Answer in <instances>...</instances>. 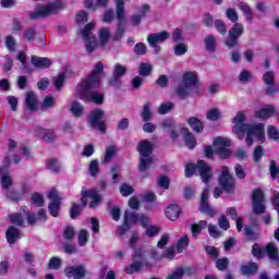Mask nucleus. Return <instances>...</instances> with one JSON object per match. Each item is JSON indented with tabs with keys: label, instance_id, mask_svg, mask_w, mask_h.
<instances>
[{
	"label": "nucleus",
	"instance_id": "obj_1",
	"mask_svg": "<svg viewBox=\"0 0 279 279\" xmlns=\"http://www.w3.org/2000/svg\"><path fill=\"white\" fill-rule=\"evenodd\" d=\"M245 112L238 111L233 118V134L240 141L245 138L246 145L251 147L254 143H265V124H244ZM246 134V136H245Z\"/></svg>",
	"mask_w": 279,
	"mask_h": 279
},
{
	"label": "nucleus",
	"instance_id": "obj_2",
	"mask_svg": "<svg viewBox=\"0 0 279 279\" xmlns=\"http://www.w3.org/2000/svg\"><path fill=\"white\" fill-rule=\"evenodd\" d=\"M104 75V63H96L93 73L84 80L80 85H77L75 90V97L83 99V101H93V104H104V94L98 92H93L97 86H99V81Z\"/></svg>",
	"mask_w": 279,
	"mask_h": 279
},
{
	"label": "nucleus",
	"instance_id": "obj_3",
	"mask_svg": "<svg viewBox=\"0 0 279 279\" xmlns=\"http://www.w3.org/2000/svg\"><path fill=\"white\" fill-rule=\"evenodd\" d=\"M82 198H81V204L82 206L77 204H73L71 209H70V217L71 219H75L80 213H82V208H84L87 204V199H92L89 203V208H97L99 204H101V195H99V192L97 190H89L87 191L86 189H82L81 191Z\"/></svg>",
	"mask_w": 279,
	"mask_h": 279
},
{
	"label": "nucleus",
	"instance_id": "obj_4",
	"mask_svg": "<svg viewBox=\"0 0 279 279\" xmlns=\"http://www.w3.org/2000/svg\"><path fill=\"white\" fill-rule=\"evenodd\" d=\"M64 9V2L62 0H54L46 4H37L35 10L31 12L29 16L33 20L47 19L59 14Z\"/></svg>",
	"mask_w": 279,
	"mask_h": 279
},
{
	"label": "nucleus",
	"instance_id": "obj_5",
	"mask_svg": "<svg viewBox=\"0 0 279 279\" xmlns=\"http://www.w3.org/2000/svg\"><path fill=\"white\" fill-rule=\"evenodd\" d=\"M8 167H10V157L7 156L3 160V167L0 168L2 191L4 195L9 197V199H13V202H19V194L12 190L14 181H12L10 172H8Z\"/></svg>",
	"mask_w": 279,
	"mask_h": 279
},
{
	"label": "nucleus",
	"instance_id": "obj_6",
	"mask_svg": "<svg viewBox=\"0 0 279 279\" xmlns=\"http://www.w3.org/2000/svg\"><path fill=\"white\" fill-rule=\"evenodd\" d=\"M140 153V171H145L154 165V158L151 157V151L154 150V144L151 142L144 140L140 142L137 146Z\"/></svg>",
	"mask_w": 279,
	"mask_h": 279
},
{
	"label": "nucleus",
	"instance_id": "obj_7",
	"mask_svg": "<svg viewBox=\"0 0 279 279\" xmlns=\"http://www.w3.org/2000/svg\"><path fill=\"white\" fill-rule=\"evenodd\" d=\"M195 169H197L203 182L206 184L213 178V169L204 161H197V165L186 163L185 166V177L191 178L193 173H195Z\"/></svg>",
	"mask_w": 279,
	"mask_h": 279
},
{
	"label": "nucleus",
	"instance_id": "obj_8",
	"mask_svg": "<svg viewBox=\"0 0 279 279\" xmlns=\"http://www.w3.org/2000/svg\"><path fill=\"white\" fill-rule=\"evenodd\" d=\"M93 29H95V23H88L84 29L80 31V34L82 38L85 40V47L87 51L93 52L96 47H99V41H97V38H95V35H93Z\"/></svg>",
	"mask_w": 279,
	"mask_h": 279
},
{
	"label": "nucleus",
	"instance_id": "obj_9",
	"mask_svg": "<svg viewBox=\"0 0 279 279\" xmlns=\"http://www.w3.org/2000/svg\"><path fill=\"white\" fill-rule=\"evenodd\" d=\"M243 32H245L243 24H233L232 27L229 29V37L225 41V45H227L229 49H232V47H236V45H239V38L243 36Z\"/></svg>",
	"mask_w": 279,
	"mask_h": 279
},
{
	"label": "nucleus",
	"instance_id": "obj_10",
	"mask_svg": "<svg viewBox=\"0 0 279 279\" xmlns=\"http://www.w3.org/2000/svg\"><path fill=\"white\" fill-rule=\"evenodd\" d=\"M32 217L33 216L27 211V207H23L21 213H15L10 216V221L14 226H25V219H27L29 226H34L36 219H33Z\"/></svg>",
	"mask_w": 279,
	"mask_h": 279
},
{
	"label": "nucleus",
	"instance_id": "obj_11",
	"mask_svg": "<svg viewBox=\"0 0 279 279\" xmlns=\"http://www.w3.org/2000/svg\"><path fill=\"white\" fill-rule=\"evenodd\" d=\"M169 38H171V33L167 31H162L161 33H155V34L148 35L147 41H148V45H150V47L155 49V52L159 53L160 48L158 47V45H161V43L169 40Z\"/></svg>",
	"mask_w": 279,
	"mask_h": 279
},
{
	"label": "nucleus",
	"instance_id": "obj_12",
	"mask_svg": "<svg viewBox=\"0 0 279 279\" xmlns=\"http://www.w3.org/2000/svg\"><path fill=\"white\" fill-rule=\"evenodd\" d=\"M48 198L50 199V204L48 206L49 214L52 217H58V215H60V204H62L60 194H58V191L52 190L49 192Z\"/></svg>",
	"mask_w": 279,
	"mask_h": 279
},
{
	"label": "nucleus",
	"instance_id": "obj_13",
	"mask_svg": "<svg viewBox=\"0 0 279 279\" xmlns=\"http://www.w3.org/2000/svg\"><path fill=\"white\" fill-rule=\"evenodd\" d=\"M220 186L226 191V193H232L234 191V178L230 175L228 167L223 166L221 170V175L219 178Z\"/></svg>",
	"mask_w": 279,
	"mask_h": 279
},
{
	"label": "nucleus",
	"instance_id": "obj_14",
	"mask_svg": "<svg viewBox=\"0 0 279 279\" xmlns=\"http://www.w3.org/2000/svg\"><path fill=\"white\" fill-rule=\"evenodd\" d=\"M143 263H145V251L137 250L134 255V263L125 268V272L132 275L141 271Z\"/></svg>",
	"mask_w": 279,
	"mask_h": 279
},
{
	"label": "nucleus",
	"instance_id": "obj_15",
	"mask_svg": "<svg viewBox=\"0 0 279 279\" xmlns=\"http://www.w3.org/2000/svg\"><path fill=\"white\" fill-rule=\"evenodd\" d=\"M214 147L218 155L221 158H229L230 157V141L223 137H216L214 140Z\"/></svg>",
	"mask_w": 279,
	"mask_h": 279
},
{
	"label": "nucleus",
	"instance_id": "obj_16",
	"mask_svg": "<svg viewBox=\"0 0 279 279\" xmlns=\"http://www.w3.org/2000/svg\"><path fill=\"white\" fill-rule=\"evenodd\" d=\"M253 210L255 215H263L265 213V195L260 190L253 191Z\"/></svg>",
	"mask_w": 279,
	"mask_h": 279
},
{
	"label": "nucleus",
	"instance_id": "obj_17",
	"mask_svg": "<svg viewBox=\"0 0 279 279\" xmlns=\"http://www.w3.org/2000/svg\"><path fill=\"white\" fill-rule=\"evenodd\" d=\"M128 73V68L121 63H117L113 68V75L109 80V86H121V77Z\"/></svg>",
	"mask_w": 279,
	"mask_h": 279
},
{
	"label": "nucleus",
	"instance_id": "obj_18",
	"mask_svg": "<svg viewBox=\"0 0 279 279\" xmlns=\"http://www.w3.org/2000/svg\"><path fill=\"white\" fill-rule=\"evenodd\" d=\"M89 121L93 128H96V130H99V132H106V122H104V110H94L90 114Z\"/></svg>",
	"mask_w": 279,
	"mask_h": 279
},
{
	"label": "nucleus",
	"instance_id": "obj_19",
	"mask_svg": "<svg viewBox=\"0 0 279 279\" xmlns=\"http://www.w3.org/2000/svg\"><path fill=\"white\" fill-rule=\"evenodd\" d=\"M138 221V214L134 211H125L124 213V225L119 228L120 234H123L125 230H130L134 223Z\"/></svg>",
	"mask_w": 279,
	"mask_h": 279
},
{
	"label": "nucleus",
	"instance_id": "obj_20",
	"mask_svg": "<svg viewBox=\"0 0 279 279\" xmlns=\"http://www.w3.org/2000/svg\"><path fill=\"white\" fill-rule=\"evenodd\" d=\"M66 278L82 279L86 276V268L84 266H68L64 269Z\"/></svg>",
	"mask_w": 279,
	"mask_h": 279
},
{
	"label": "nucleus",
	"instance_id": "obj_21",
	"mask_svg": "<svg viewBox=\"0 0 279 279\" xmlns=\"http://www.w3.org/2000/svg\"><path fill=\"white\" fill-rule=\"evenodd\" d=\"M210 189L206 187L203 191L202 197H201V211L205 213V215H209V217H215L217 214L215 209L210 208V205H208V193Z\"/></svg>",
	"mask_w": 279,
	"mask_h": 279
},
{
	"label": "nucleus",
	"instance_id": "obj_22",
	"mask_svg": "<svg viewBox=\"0 0 279 279\" xmlns=\"http://www.w3.org/2000/svg\"><path fill=\"white\" fill-rule=\"evenodd\" d=\"M277 110L276 107H274L272 105H268L265 106L264 108L257 110L255 112V117L257 119H271V117H274V114H276Z\"/></svg>",
	"mask_w": 279,
	"mask_h": 279
},
{
	"label": "nucleus",
	"instance_id": "obj_23",
	"mask_svg": "<svg viewBox=\"0 0 279 279\" xmlns=\"http://www.w3.org/2000/svg\"><path fill=\"white\" fill-rule=\"evenodd\" d=\"M31 62L35 65L36 69H49V66L53 64L51 59L36 56L32 57Z\"/></svg>",
	"mask_w": 279,
	"mask_h": 279
},
{
	"label": "nucleus",
	"instance_id": "obj_24",
	"mask_svg": "<svg viewBox=\"0 0 279 279\" xmlns=\"http://www.w3.org/2000/svg\"><path fill=\"white\" fill-rule=\"evenodd\" d=\"M263 80L267 86V89H266L267 95H274V93L278 90L276 88V85H274V80H275L274 72H266L263 76Z\"/></svg>",
	"mask_w": 279,
	"mask_h": 279
},
{
	"label": "nucleus",
	"instance_id": "obj_25",
	"mask_svg": "<svg viewBox=\"0 0 279 279\" xmlns=\"http://www.w3.org/2000/svg\"><path fill=\"white\" fill-rule=\"evenodd\" d=\"M36 134L39 138L46 141V143H53V141H56V133L51 130L37 129Z\"/></svg>",
	"mask_w": 279,
	"mask_h": 279
},
{
	"label": "nucleus",
	"instance_id": "obj_26",
	"mask_svg": "<svg viewBox=\"0 0 279 279\" xmlns=\"http://www.w3.org/2000/svg\"><path fill=\"white\" fill-rule=\"evenodd\" d=\"M7 241L11 245L14 244L15 241H19L21 239V231L16 229V227H9L5 232Z\"/></svg>",
	"mask_w": 279,
	"mask_h": 279
},
{
	"label": "nucleus",
	"instance_id": "obj_27",
	"mask_svg": "<svg viewBox=\"0 0 279 279\" xmlns=\"http://www.w3.org/2000/svg\"><path fill=\"white\" fill-rule=\"evenodd\" d=\"M166 217L170 221H175L180 218V206L178 205H170L166 208Z\"/></svg>",
	"mask_w": 279,
	"mask_h": 279
},
{
	"label": "nucleus",
	"instance_id": "obj_28",
	"mask_svg": "<svg viewBox=\"0 0 279 279\" xmlns=\"http://www.w3.org/2000/svg\"><path fill=\"white\" fill-rule=\"evenodd\" d=\"M197 73L196 72H186L183 75V84L185 86H189L191 88V86H197Z\"/></svg>",
	"mask_w": 279,
	"mask_h": 279
},
{
	"label": "nucleus",
	"instance_id": "obj_29",
	"mask_svg": "<svg viewBox=\"0 0 279 279\" xmlns=\"http://www.w3.org/2000/svg\"><path fill=\"white\" fill-rule=\"evenodd\" d=\"M182 134L184 136L186 147H189V149H195L197 142L195 141L193 134L189 132V129H182Z\"/></svg>",
	"mask_w": 279,
	"mask_h": 279
},
{
	"label": "nucleus",
	"instance_id": "obj_30",
	"mask_svg": "<svg viewBox=\"0 0 279 279\" xmlns=\"http://www.w3.org/2000/svg\"><path fill=\"white\" fill-rule=\"evenodd\" d=\"M116 12L118 21L125 20V0H116Z\"/></svg>",
	"mask_w": 279,
	"mask_h": 279
},
{
	"label": "nucleus",
	"instance_id": "obj_31",
	"mask_svg": "<svg viewBox=\"0 0 279 279\" xmlns=\"http://www.w3.org/2000/svg\"><path fill=\"white\" fill-rule=\"evenodd\" d=\"M266 253H267V256L270 258V260H274L275 263H279L278 247H276L274 243H269L266 246Z\"/></svg>",
	"mask_w": 279,
	"mask_h": 279
},
{
	"label": "nucleus",
	"instance_id": "obj_32",
	"mask_svg": "<svg viewBox=\"0 0 279 279\" xmlns=\"http://www.w3.org/2000/svg\"><path fill=\"white\" fill-rule=\"evenodd\" d=\"M241 271L243 276H254L258 271V265H256V263H251L250 265L242 266Z\"/></svg>",
	"mask_w": 279,
	"mask_h": 279
},
{
	"label": "nucleus",
	"instance_id": "obj_33",
	"mask_svg": "<svg viewBox=\"0 0 279 279\" xmlns=\"http://www.w3.org/2000/svg\"><path fill=\"white\" fill-rule=\"evenodd\" d=\"M98 45H108V40H110V29L109 28H100L98 32Z\"/></svg>",
	"mask_w": 279,
	"mask_h": 279
},
{
	"label": "nucleus",
	"instance_id": "obj_34",
	"mask_svg": "<svg viewBox=\"0 0 279 279\" xmlns=\"http://www.w3.org/2000/svg\"><path fill=\"white\" fill-rule=\"evenodd\" d=\"M26 106L31 110H36V107L38 106V100H36V94L33 92H28L26 94Z\"/></svg>",
	"mask_w": 279,
	"mask_h": 279
},
{
	"label": "nucleus",
	"instance_id": "obj_35",
	"mask_svg": "<svg viewBox=\"0 0 279 279\" xmlns=\"http://www.w3.org/2000/svg\"><path fill=\"white\" fill-rule=\"evenodd\" d=\"M175 95L180 98V99H186V97H189V95H191V87L189 85H181L177 88L175 90Z\"/></svg>",
	"mask_w": 279,
	"mask_h": 279
},
{
	"label": "nucleus",
	"instance_id": "obj_36",
	"mask_svg": "<svg viewBox=\"0 0 279 279\" xmlns=\"http://www.w3.org/2000/svg\"><path fill=\"white\" fill-rule=\"evenodd\" d=\"M205 47L207 51H215L217 49V38L213 35H207L205 37Z\"/></svg>",
	"mask_w": 279,
	"mask_h": 279
},
{
	"label": "nucleus",
	"instance_id": "obj_37",
	"mask_svg": "<svg viewBox=\"0 0 279 279\" xmlns=\"http://www.w3.org/2000/svg\"><path fill=\"white\" fill-rule=\"evenodd\" d=\"M187 123L190 125V128H192L194 130V132H202V130H204V123H202L199 121V119L197 118H190L187 120Z\"/></svg>",
	"mask_w": 279,
	"mask_h": 279
},
{
	"label": "nucleus",
	"instance_id": "obj_38",
	"mask_svg": "<svg viewBox=\"0 0 279 279\" xmlns=\"http://www.w3.org/2000/svg\"><path fill=\"white\" fill-rule=\"evenodd\" d=\"M226 16L231 23H239V12L235 9L229 8L226 11Z\"/></svg>",
	"mask_w": 279,
	"mask_h": 279
},
{
	"label": "nucleus",
	"instance_id": "obj_39",
	"mask_svg": "<svg viewBox=\"0 0 279 279\" xmlns=\"http://www.w3.org/2000/svg\"><path fill=\"white\" fill-rule=\"evenodd\" d=\"M142 119L143 121H151V104L147 102L144 105L143 111H142Z\"/></svg>",
	"mask_w": 279,
	"mask_h": 279
},
{
	"label": "nucleus",
	"instance_id": "obj_40",
	"mask_svg": "<svg viewBox=\"0 0 279 279\" xmlns=\"http://www.w3.org/2000/svg\"><path fill=\"white\" fill-rule=\"evenodd\" d=\"M113 156H117V147H114V146L107 147L102 162H105V163L110 162L112 160Z\"/></svg>",
	"mask_w": 279,
	"mask_h": 279
},
{
	"label": "nucleus",
	"instance_id": "obj_41",
	"mask_svg": "<svg viewBox=\"0 0 279 279\" xmlns=\"http://www.w3.org/2000/svg\"><path fill=\"white\" fill-rule=\"evenodd\" d=\"M70 110L72 112V114H74V117H82L83 112H84V107H82V105H80L78 102H72Z\"/></svg>",
	"mask_w": 279,
	"mask_h": 279
},
{
	"label": "nucleus",
	"instance_id": "obj_42",
	"mask_svg": "<svg viewBox=\"0 0 279 279\" xmlns=\"http://www.w3.org/2000/svg\"><path fill=\"white\" fill-rule=\"evenodd\" d=\"M80 247H84L88 243V231L82 229L77 235Z\"/></svg>",
	"mask_w": 279,
	"mask_h": 279
},
{
	"label": "nucleus",
	"instance_id": "obj_43",
	"mask_svg": "<svg viewBox=\"0 0 279 279\" xmlns=\"http://www.w3.org/2000/svg\"><path fill=\"white\" fill-rule=\"evenodd\" d=\"M189 247V236L183 235L177 243V252L182 253L184 248Z\"/></svg>",
	"mask_w": 279,
	"mask_h": 279
},
{
	"label": "nucleus",
	"instance_id": "obj_44",
	"mask_svg": "<svg viewBox=\"0 0 279 279\" xmlns=\"http://www.w3.org/2000/svg\"><path fill=\"white\" fill-rule=\"evenodd\" d=\"M267 134L270 141H279V131L276 126L269 125Z\"/></svg>",
	"mask_w": 279,
	"mask_h": 279
},
{
	"label": "nucleus",
	"instance_id": "obj_45",
	"mask_svg": "<svg viewBox=\"0 0 279 279\" xmlns=\"http://www.w3.org/2000/svg\"><path fill=\"white\" fill-rule=\"evenodd\" d=\"M172 108H174L173 102H163L159 106L158 112L159 114H167L171 112Z\"/></svg>",
	"mask_w": 279,
	"mask_h": 279
},
{
	"label": "nucleus",
	"instance_id": "obj_46",
	"mask_svg": "<svg viewBox=\"0 0 279 279\" xmlns=\"http://www.w3.org/2000/svg\"><path fill=\"white\" fill-rule=\"evenodd\" d=\"M60 267H62V259H60L59 257L50 258L48 263L49 269H60Z\"/></svg>",
	"mask_w": 279,
	"mask_h": 279
},
{
	"label": "nucleus",
	"instance_id": "obj_47",
	"mask_svg": "<svg viewBox=\"0 0 279 279\" xmlns=\"http://www.w3.org/2000/svg\"><path fill=\"white\" fill-rule=\"evenodd\" d=\"M76 23L77 25H84V23L88 22V13H86V11H80L76 14Z\"/></svg>",
	"mask_w": 279,
	"mask_h": 279
},
{
	"label": "nucleus",
	"instance_id": "obj_48",
	"mask_svg": "<svg viewBox=\"0 0 279 279\" xmlns=\"http://www.w3.org/2000/svg\"><path fill=\"white\" fill-rule=\"evenodd\" d=\"M207 119L209 121H217L218 119H221V113H219V109L213 108L207 112Z\"/></svg>",
	"mask_w": 279,
	"mask_h": 279
},
{
	"label": "nucleus",
	"instance_id": "obj_49",
	"mask_svg": "<svg viewBox=\"0 0 279 279\" xmlns=\"http://www.w3.org/2000/svg\"><path fill=\"white\" fill-rule=\"evenodd\" d=\"M47 167L50 171L57 173V171H60V161H58L57 159H49L47 161Z\"/></svg>",
	"mask_w": 279,
	"mask_h": 279
},
{
	"label": "nucleus",
	"instance_id": "obj_50",
	"mask_svg": "<svg viewBox=\"0 0 279 279\" xmlns=\"http://www.w3.org/2000/svg\"><path fill=\"white\" fill-rule=\"evenodd\" d=\"M151 73V64L150 63H142L140 65V75L143 77H147Z\"/></svg>",
	"mask_w": 279,
	"mask_h": 279
},
{
	"label": "nucleus",
	"instance_id": "obj_51",
	"mask_svg": "<svg viewBox=\"0 0 279 279\" xmlns=\"http://www.w3.org/2000/svg\"><path fill=\"white\" fill-rule=\"evenodd\" d=\"M120 193L123 197H130L132 193H134V187L128 185V184H122L120 186Z\"/></svg>",
	"mask_w": 279,
	"mask_h": 279
},
{
	"label": "nucleus",
	"instance_id": "obj_52",
	"mask_svg": "<svg viewBox=\"0 0 279 279\" xmlns=\"http://www.w3.org/2000/svg\"><path fill=\"white\" fill-rule=\"evenodd\" d=\"M215 27H216L217 32H219V34H221L222 36H225V34L228 33V28L226 27V23H223V21H221V20H216L215 21Z\"/></svg>",
	"mask_w": 279,
	"mask_h": 279
},
{
	"label": "nucleus",
	"instance_id": "obj_53",
	"mask_svg": "<svg viewBox=\"0 0 279 279\" xmlns=\"http://www.w3.org/2000/svg\"><path fill=\"white\" fill-rule=\"evenodd\" d=\"M64 80H66V75H64V73H61L54 77L53 82L57 90H60L62 86H64Z\"/></svg>",
	"mask_w": 279,
	"mask_h": 279
},
{
	"label": "nucleus",
	"instance_id": "obj_54",
	"mask_svg": "<svg viewBox=\"0 0 279 279\" xmlns=\"http://www.w3.org/2000/svg\"><path fill=\"white\" fill-rule=\"evenodd\" d=\"M252 252L256 258H263V254H267V247L262 248L258 246V244H255L253 245Z\"/></svg>",
	"mask_w": 279,
	"mask_h": 279
},
{
	"label": "nucleus",
	"instance_id": "obj_55",
	"mask_svg": "<svg viewBox=\"0 0 279 279\" xmlns=\"http://www.w3.org/2000/svg\"><path fill=\"white\" fill-rule=\"evenodd\" d=\"M189 51V46L186 44H178L174 46V53L177 56H184Z\"/></svg>",
	"mask_w": 279,
	"mask_h": 279
},
{
	"label": "nucleus",
	"instance_id": "obj_56",
	"mask_svg": "<svg viewBox=\"0 0 279 279\" xmlns=\"http://www.w3.org/2000/svg\"><path fill=\"white\" fill-rule=\"evenodd\" d=\"M32 204H34L35 206H45V198L43 197V195L35 193L32 196Z\"/></svg>",
	"mask_w": 279,
	"mask_h": 279
},
{
	"label": "nucleus",
	"instance_id": "obj_57",
	"mask_svg": "<svg viewBox=\"0 0 279 279\" xmlns=\"http://www.w3.org/2000/svg\"><path fill=\"white\" fill-rule=\"evenodd\" d=\"M5 46L9 49V51H14L16 49V39L12 36H7L5 37Z\"/></svg>",
	"mask_w": 279,
	"mask_h": 279
},
{
	"label": "nucleus",
	"instance_id": "obj_58",
	"mask_svg": "<svg viewBox=\"0 0 279 279\" xmlns=\"http://www.w3.org/2000/svg\"><path fill=\"white\" fill-rule=\"evenodd\" d=\"M263 156H265V150H263L260 146L255 147L253 153V158L255 162H259Z\"/></svg>",
	"mask_w": 279,
	"mask_h": 279
},
{
	"label": "nucleus",
	"instance_id": "obj_59",
	"mask_svg": "<svg viewBox=\"0 0 279 279\" xmlns=\"http://www.w3.org/2000/svg\"><path fill=\"white\" fill-rule=\"evenodd\" d=\"M89 173H90V175H93V178H95V175H97V173H99V161L92 160V162L89 165Z\"/></svg>",
	"mask_w": 279,
	"mask_h": 279
},
{
	"label": "nucleus",
	"instance_id": "obj_60",
	"mask_svg": "<svg viewBox=\"0 0 279 279\" xmlns=\"http://www.w3.org/2000/svg\"><path fill=\"white\" fill-rule=\"evenodd\" d=\"M129 206L132 208V210H138V208H141V202L138 201V197L132 196L129 199Z\"/></svg>",
	"mask_w": 279,
	"mask_h": 279
},
{
	"label": "nucleus",
	"instance_id": "obj_61",
	"mask_svg": "<svg viewBox=\"0 0 279 279\" xmlns=\"http://www.w3.org/2000/svg\"><path fill=\"white\" fill-rule=\"evenodd\" d=\"M157 184L161 189H165V190L169 189V178H167L166 175L159 177L157 180Z\"/></svg>",
	"mask_w": 279,
	"mask_h": 279
},
{
	"label": "nucleus",
	"instance_id": "obj_62",
	"mask_svg": "<svg viewBox=\"0 0 279 279\" xmlns=\"http://www.w3.org/2000/svg\"><path fill=\"white\" fill-rule=\"evenodd\" d=\"M44 108H53L56 106V98L48 96L44 99V102L41 104Z\"/></svg>",
	"mask_w": 279,
	"mask_h": 279
},
{
	"label": "nucleus",
	"instance_id": "obj_63",
	"mask_svg": "<svg viewBox=\"0 0 279 279\" xmlns=\"http://www.w3.org/2000/svg\"><path fill=\"white\" fill-rule=\"evenodd\" d=\"M158 232H160V229L158 227H154V226H148L146 227V236H156V234H158Z\"/></svg>",
	"mask_w": 279,
	"mask_h": 279
},
{
	"label": "nucleus",
	"instance_id": "obj_64",
	"mask_svg": "<svg viewBox=\"0 0 279 279\" xmlns=\"http://www.w3.org/2000/svg\"><path fill=\"white\" fill-rule=\"evenodd\" d=\"M183 276H184V269L178 268L174 272L169 275L167 279H182Z\"/></svg>",
	"mask_w": 279,
	"mask_h": 279
}]
</instances>
